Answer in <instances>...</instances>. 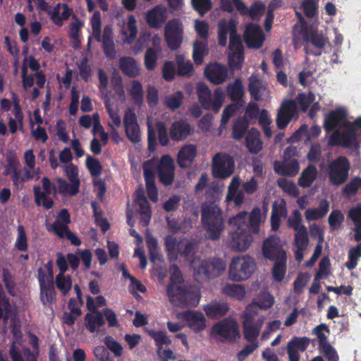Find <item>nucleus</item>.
<instances>
[{"label":"nucleus","instance_id":"34","mask_svg":"<svg viewBox=\"0 0 361 361\" xmlns=\"http://www.w3.org/2000/svg\"><path fill=\"white\" fill-rule=\"evenodd\" d=\"M203 310L209 317L216 318L225 315L229 307L226 302L215 301L204 305Z\"/></svg>","mask_w":361,"mask_h":361},{"label":"nucleus","instance_id":"49","mask_svg":"<svg viewBox=\"0 0 361 361\" xmlns=\"http://www.w3.org/2000/svg\"><path fill=\"white\" fill-rule=\"evenodd\" d=\"M146 244L150 255V259L153 263L161 262L163 256L159 253L158 243L155 238L148 235L146 238Z\"/></svg>","mask_w":361,"mask_h":361},{"label":"nucleus","instance_id":"53","mask_svg":"<svg viewBox=\"0 0 361 361\" xmlns=\"http://www.w3.org/2000/svg\"><path fill=\"white\" fill-rule=\"evenodd\" d=\"M245 338L250 342V343L244 346V348L238 353L237 357L238 361H244L249 355H250L255 350H256L259 345L257 341V338L259 335L256 336L255 338L253 339H247L245 335L243 334Z\"/></svg>","mask_w":361,"mask_h":361},{"label":"nucleus","instance_id":"48","mask_svg":"<svg viewBox=\"0 0 361 361\" xmlns=\"http://www.w3.org/2000/svg\"><path fill=\"white\" fill-rule=\"evenodd\" d=\"M221 8L228 13H232L235 8L240 13H247V8L240 0H221Z\"/></svg>","mask_w":361,"mask_h":361},{"label":"nucleus","instance_id":"59","mask_svg":"<svg viewBox=\"0 0 361 361\" xmlns=\"http://www.w3.org/2000/svg\"><path fill=\"white\" fill-rule=\"evenodd\" d=\"M271 123L272 120L268 111L263 109L259 114V123L262 126L264 133L267 137H271L272 135V130L271 128Z\"/></svg>","mask_w":361,"mask_h":361},{"label":"nucleus","instance_id":"29","mask_svg":"<svg viewBox=\"0 0 361 361\" xmlns=\"http://www.w3.org/2000/svg\"><path fill=\"white\" fill-rule=\"evenodd\" d=\"M241 180L238 176H234L231 179L228 187L226 201H233L235 205L240 206L244 201V192L239 190Z\"/></svg>","mask_w":361,"mask_h":361},{"label":"nucleus","instance_id":"23","mask_svg":"<svg viewBox=\"0 0 361 361\" xmlns=\"http://www.w3.org/2000/svg\"><path fill=\"white\" fill-rule=\"evenodd\" d=\"M165 244L169 255L180 253L188 256L193 250V244L188 240L178 241L173 236L166 237Z\"/></svg>","mask_w":361,"mask_h":361},{"label":"nucleus","instance_id":"33","mask_svg":"<svg viewBox=\"0 0 361 361\" xmlns=\"http://www.w3.org/2000/svg\"><path fill=\"white\" fill-rule=\"evenodd\" d=\"M135 202L139 206L141 219L145 226H147L151 219V210L149 203L142 190L135 192Z\"/></svg>","mask_w":361,"mask_h":361},{"label":"nucleus","instance_id":"44","mask_svg":"<svg viewBox=\"0 0 361 361\" xmlns=\"http://www.w3.org/2000/svg\"><path fill=\"white\" fill-rule=\"evenodd\" d=\"M287 214L285 203L281 201L280 203L274 202L272 207V214L271 218V228L277 230L280 226V219Z\"/></svg>","mask_w":361,"mask_h":361},{"label":"nucleus","instance_id":"8","mask_svg":"<svg viewBox=\"0 0 361 361\" xmlns=\"http://www.w3.org/2000/svg\"><path fill=\"white\" fill-rule=\"evenodd\" d=\"M202 219L207 228L208 237L219 238L224 229L222 212L215 203H204L202 207Z\"/></svg>","mask_w":361,"mask_h":361},{"label":"nucleus","instance_id":"57","mask_svg":"<svg viewBox=\"0 0 361 361\" xmlns=\"http://www.w3.org/2000/svg\"><path fill=\"white\" fill-rule=\"evenodd\" d=\"M55 283L56 288L61 291V293L65 295L71 288V278L69 275H66L63 273H59L56 276Z\"/></svg>","mask_w":361,"mask_h":361},{"label":"nucleus","instance_id":"15","mask_svg":"<svg viewBox=\"0 0 361 361\" xmlns=\"http://www.w3.org/2000/svg\"><path fill=\"white\" fill-rule=\"evenodd\" d=\"M350 168L346 158L339 157L329 166V178L333 185L343 184L348 178V173Z\"/></svg>","mask_w":361,"mask_h":361},{"label":"nucleus","instance_id":"19","mask_svg":"<svg viewBox=\"0 0 361 361\" xmlns=\"http://www.w3.org/2000/svg\"><path fill=\"white\" fill-rule=\"evenodd\" d=\"M297 111V104L294 100H285L278 111L276 125L279 128H286Z\"/></svg>","mask_w":361,"mask_h":361},{"label":"nucleus","instance_id":"13","mask_svg":"<svg viewBox=\"0 0 361 361\" xmlns=\"http://www.w3.org/2000/svg\"><path fill=\"white\" fill-rule=\"evenodd\" d=\"M183 26L178 18L169 20L164 27V39L169 49H178L183 42Z\"/></svg>","mask_w":361,"mask_h":361},{"label":"nucleus","instance_id":"56","mask_svg":"<svg viewBox=\"0 0 361 361\" xmlns=\"http://www.w3.org/2000/svg\"><path fill=\"white\" fill-rule=\"evenodd\" d=\"M286 259L287 257L276 258L275 264L273 267V277L277 281L283 280L286 271Z\"/></svg>","mask_w":361,"mask_h":361},{"label":"nucleus","instance_id":"24","mask_svg":"<svg viewBox=\"0 0 361 361\" xmlns=\"http://www.w3.org/2000/svg\"><path fill=\"white\" fill-rule=\"evenodd\" d=\"M48 15L54 25L61 27L64 20L73 16V11L66 4L59 3L48 11Z\"/></svg>","mask_w":361,"mask_h":361},{"label":"nucleus","instance_id":"60","mask_svg":"<svg viewBox=\"0 0 361 361\" xmlns=\"http://www.w3.org/2000/svg\"><path fill=\"white\" fill-rule=\"evenodd\" d=\"M302 215L298 210H295L292 216L288 219V225L290 228L294 229L295 233L304 231L307 230V228L302 224Z\"/></svg>","mask_w":361,"mask_h":361},{"label":"nucleus","instance_id":"26","mask_svg":"<svg viewBox=\"0 0 361 361\" xmlns=\"http://www.w3.org/2000/svg\"><path fill=\"white\" fill-rule=\"evenodd\" d=\"M207 79L214 85L223 83L228 75L227 68L221 63H215L208 65L204 70Z\"/></svg>","mask_w":361,"mask_h":361},{"label":"nucleus","instance_id":"1","mask_svg":"<svg viewBox=\"0 0 361 361\" xmlns=\"http://www.w3.org/2000/svg\"><path fill=\"white\" fill-rule=\"evenodd\" d=\"M170 271V282L166 287V295L170 302L181 308L197 306L200 300L199 290L184 282L176 265H172Z\"/></svg>","mask_w":361,"mask_h":361},{"label":"nucleus","instance_id":"37","mask_svg":"<svg viewBox=\"0 0 361 361\" xmlns=\"http://www.w3.org/2000/svg\"><path fill=\"white\" fill-rule=\"evenodd\" d=\"M329 209V204L326 200H322L318 207L308 208L305 212L307 221H316L323 218Z\"/></svg>","mask_w":361,"mask_h":361},{"label":"nucleus","instance_id":"62","mask_svg":"<svg viewBox=\"0 0 361 361\" xmlns=\"http://www.w3.org/2000/svg\"><path fill=\"white\" fill-rule=\"evenodd\" d=\"M248 122L245 118H238L233 127V137L235 140H240L245 135L247 128Z\"/></svg>","mask_w":361,"mask_h":361},{"label":"nucleus","instance_id":"55","mask_svg":"<svg viewBox=\"0 0 361 361\" xmlns=\"http://www.w3.org/2000/svg\"><path fill=\"white\" fill-rule=\"evenodd\" d=\"M70 222V216L66 209H63L59 214L56 221L53 224V229L56 233H61L68 228L67 224Z\"/></svg>","mask_w":361,"mask_h":361},{"label":"nucleus","instance_id":"50","mask_svg":"<svg viewBox=\"0 0 361 361\" xmlns=\"http://www.w3.org/2000/svg\"><path fill=\"white\" fill-rule=\"evenodd\" d=\"M207 44L206 41L196 40L193 44L192 58L196 64H202L204 56L207 54Z\"/></svg>","mask_w":361,"mask_h":361},{"label":"nucleus","instance_id":"16","mask_svg":"<svg viewBox=\"0 0 361 361\" xmlns=\"http://www.w3.org/2000/svg\"><path fill=\"white\" fill-rule=\"evenodd\" d=\"M212 333L230 340L235 339L240 335L238 325L236 321L231 318L224 319L214 325Z\"/></svg>","mask_w":361,"mask_h":361},{"label":"nucleus","instance_id":"43","mask_svg":"<svg viewBox=\"0 0 361 361\" xmlns=\"http://www.w3.org/2000/svg\"><path fill=\"white\" fill-rule=\"evenodd\" d=\"M222 293L228 297L237 300H242L245 296V287L241 284H227L221 290Z\"/></svg>","mask_w":361,"mask_h":361},{"label":"nucleus","instance_id":"46","mask_svg":"<svg viewBox=\"0 0 361 361\" xmlns=\"http://www.w3.org/2000/svg\"><path fill=\"white\" fill-rule=\"evenodd\" d=\"M38 279L40 288L53 285L54 274L51 262L47 263L44 268L39 269Z\"/></svg>","mask_w":361,"mask_h":361},{"label":"nucleus","instance_id":"30","mask_svg":"<svg viewBox=\"0 0 361 361\" xmlns=\"http://www.w3.org/2000/svg\"><path fill=\"white\" fill-rule=\"evenodd\" d=\"M274 169L281 176H295L300 170L298 162L295 159H288L283 162L274 161Z\"/></svg>","mask_w":361,"mask_h":361},{"label":"nucleus","instance_id":"31","mask_svg":"<svg viewBox=\"0 0 361 361\" xmlns=\"http://www.w3.org/2000/svg\"><path fill=\"white\" fill-rule=\"evenodd\" d=\"M192 133V130L188 123L179 121L172 123L170 129V136L175 141H181Z\"/></svg>","mask_w":361,"mask_h":361},{"label":"nucleus","instance_id":"3","mask_svg":"<svg viewBox=\"0 0 361 361\" xmlns=\"http://www.w3.org/2000/svg\"><path fill=\"white\" fill-rule=\"evenodd\" d=\"M274 303V298L267 292H263L259 294L253 301L249 304L243 314V333L247 339L255 338L259 335L262 326L264 325L266 317L264 316L259 317L255 320V316L257 314V309L262 310H267L271 308Z\"/></svg>","mask_w":361,"mask_h":361},{"label":"nucleus","instance_id":"12","mask_svg":"<svg viewBox=\"0 0 361 361\" xmlns=\"http://www.w3.org/2000/svg\"><path fill=\"white\" fill-rule=\"evenodd\" d=\"M42 187L35 185L33 191L35 200L38 206H43L47 209L53 207L52 197L56 195V189L53 183L47 177L42 180Z\"/></svg>","mask_w":361,"mask_h":361},{"label":"nucleus","instance_id":"45","mask_svg":"<svg viewBox=\"0 0 361 361\" xmlns=\"http://www.w3.org/2000/svg\"><path fill=\"white\" fill-rule=\"evenodd\" d=\"M83 26L84 22L73 14L71 21L68 24V35L77 44L79 43V37L80 36L81 29Z\"/></svg>","mask_w":361,"mask_h":361},{"label":"nucleus","instance_id":"42","mask_svg":"<svg viewBox=\"0 0 361 361\" xmlns=\"http://www.w3.org/2000/svg\"><path fill=\"white\" fill-rule=\"evenodd\" d=\"M348 215L354 224V238L357 242L361 243V205L350 209Z\"/></svg>","mask_w":361,"mask_h":361},{"label":"nucleus","instance_id":"5","mask_svg":"<svg viewBox=\"0 0 361 361\" xmlns=\"http://www.w3.org/2000/svg\"><path fill=\"white\" fill-rule=\"evenodd\" d=\"M247 212H241L229 220V224L234 229L231 233L229 245L236 252H245L252 242V236L247 224Z\"/></svg>","mask_w":361,"mask_h":361},{"label":"nucleus","instance_id":"2","mask_svg":"<svg viewBox=\"0 0 361 361\" xmlns=\"http://www.w3.org/2000/svg\"><path fill=\"white\" fill-rule=\"evenodd\" d=\"M355 126L361 128V117L358 118L353 124L347 121L345 113L342 110H336L330 113L324 122V128L326 131L336 128L331 137V144L345 147H355L357 145Z\"/></svg>","mask_w":361,"mask_h":361},{"label":"nucleus","instance_id":"32","mask_svg":"<svg viewBox=\"0 0 361 361\" xmlns=\"http://www.w3.org/2000/svg\"><path fill=\"white\" fill-rule=\"evenodd\" d=\"M119 68L128 77L135 78L140 74L141 68L133 57L123 56L119 59Z\"/></svg>","mask_w":361,"mask_h":361},{"label":"nucleus","instance_id":"14","mask_svg":"<svg viewBox=\"0 0 361 361\" xmlns=\"http://www.w3.org/2000/svg\"><path fill=\"white\" fill-rule=\"evenodd\" d=\"M178 319H183L188 327L195 333L205 330L208 326L204 314L197 310H187L177 314Z\"/></svg>","mask_w":361,"mask_h":361},{"label":"nucleus","instance_id":"35","mask_svg":"<svg viewBox=\"0 0 361 361\" xmlns=\"http://www.w3.org/2000/svg\"><path fill=\"white\" fill-rule=\"evenodd\" d=\"M103 49L107 57L113 59L116 56L114 42L113 39V30L111 25H106L103 32L102 38Z\"/></svg>","mask_w":361,"mask_h":361},{"label":"nucleus","instance_id":"41","mask_svg":"<svg viewBox=\"0 0 361 361\" xmlns=\"http://www.w3.org/2000/svg\"><path fill=\"white\" fill-rule=\"evenodd\" d=\"M85 326L90 332H94L104 324L103 314L99 312L87 313L85 318Z\"/></svg>","mask_w":361,"mask_h":361},{"label":"nucleus","instance_id":"63","mask_svg":"<svg viewBox=\"0 0 361 361\" xmlns=\"http://www.w3.org/2000/svg\"><path fill=\"white\" fill-rule=\"evenodd\" d=\"M90 24L92 30V37L97 42H101L102 21L101 15L99 11H95L93 13L90 19Z\"/></svg>","mask_w":361,"mask_h":361},{"label":"nucleus","instance_id":"54","mask_svg":"<svg viewBox=\"0 0 361 361\" xmlns=\"http://www.w3.org/2000/svg\"><path fill=\"white\" fill-rule=\"evenodd\" d=\"M105 105L110 117L109 125L114 131H116L121 125V118L117 109L113 106L109 99L105 101Z\"/></svg>","mask_w":361,"mask_h":361},{"label":"nucleus","instance_id":"17","mask_svg":"<svg viewBox=\"0 0 361 361\" xmlns=\"http://www.w3.org/2000/svg\"><path fill=\"white\" fill-rule=\"evenodd\" d=\"M125 133L128 139L133 143L141 140V131L135 113L132 109H127L123 117Z\"/></svg>","mask_w":361,"mask_h":361},{"label":"nucleus","instance_id":"20","mask_svg":"<svg viewBox=\"0 0 361 361\" xmlns=\"http://www.w3.org/2000/svg\"><path fill=\"white\" fill-rule=\"evenodd\" d=\"M174 162L169 155H164L158 166V174L160 181L165 185H171L174 179Z\"/></svg>","mask_w":361,"mask_h":361},{"label":"nucleus","instance_id":"22","mask_svg":"<svg viewBox=\"0 0 361 361\" xmlns=\"http://www.w3.org/2000/svg\"><path fill=\"white\" fill-rule=\"evenodd\" d=\"M244 39L248 47L257 49L262 45L264 35L258 25L252 23L246 27Z\"/></svg>","mask_w":361,"mask_h":361},{"label":"nucleus","instance_id":"25","mask_svg":"<svg viewBox=\"0 0 361 361\" xmlns=\"http://www.w3.org/2000/svg\"><path fill=\"white\" fill-rule=\"evenodd\" d=\"M154 167L155 163L152 160L145 161L143 165L144 176L148 196L153 202H157L158 200V194L154 183Z\"/></svg>","mask_w":361,"mask_h":361},{"label":"nucleus","instance_id":"4","mask_svg":"<svg viewBox=\"0 0 361 361\" xmlns=\"http://www.w3.org/2000/svg\"><path fill=\"white\" fill-rule=\"evenodd\" d=\"M218 43L225 47L229 37L228 61L233 68H238L244 60L243 46L241 38L237 33L235 21L233 19H221L217 25Z\"/></svg>","mask_w":361,"mask_h":361},{"label":"nucleus","instance_id":"51","mask_svg":"<svg viewBox=\"0 0 361 361\" xmlns=\"http://www.w3.org/2000/svg\"><path fill=\"white\" fill-rule=\"evenodd\" d=\"M136 23V19L133 16H128L126 27H123L122 31L123 34L126 35L124 42L130 43L135 39L137 34Z\"/></svg>","mask_w":361,"mask_h":361},{"label":"nucleus","instance_id":"28","mask_svg":"<svg viewBox=\"0 0 361 361\" xmlns=\"http://www.w3.org/2000/svg\"><path fill=\"white\" fill-rule=\"evenodd\" d=\"M197 146L193 144H187L183 146L178 152L177 162L180 167H189L197 156Z\"/></svg>","mask_w":361,"mask_h":361},{"label":"nucleus","instance_id":"52","mask_svg":"<svg viewBox=\"0 0 361 361\" xmlns=\"http://www.w3.org/2000/svg\"><path fill=\"white\" fill-rule=\"evenodd\" d=\"M178 75L190 77L193 73V66L189 60H186L182 55L176 56Z\"/></svg>","mask_w":361,"mask_h":361},{"label":"nucleus","instance_id":"11","mask_svg":"<svg viewBox=\"0 0 361 361\" xmlns=\"http://www.w3.org/2000/svg\"><path fill=\"white\" fill-rule=\"evenodd\" d=\"M235 170V161L228 154L223 152L216 154L212 160V173L214 178H227Z\"/></svg>","mask_w":361,"mask_h":361},{"label":"nucleus","instance_id":"39","mask_svg":"<svg viewBox=\"0 0 361 361\" xmlns=\"http://www.w3.org/2000/svg\"><path fill=\"white\" fill-rule=\"evenodd\" d=\"M259 132L252 128L246 137V145L251 153L257 154L262 149V142L259 138Z\"/></svg>","mask_w":361,"mask_h":361},{"label":"nucleus","instance_id":"40","mask_svg":"<svg viewBox=\"0 0 361 361\" xmlns=\"http://www.w3.org/2000/svg\"><path fill=\"white\" fill-rule=\"evenodd\" d=\"M317 169L313 165H309L305 169L299 178L298 185L302 188L310 187L317 177Z\"/></svg>","mask_w":361,"mask_h":361},{"label":"nucleus","instance_id":"21","mask_svg":"<svg viewBox=\"0 0 361 361\" xmlns=\"http://www.w3.org/2000/svg\"><path fill=\"white\" fill-rule=\"evenodd\" d=\"M310 343L307 337H293L287 343L288 361H300V352H304Z\"/></svg>","mask_w":361,"mask_h":361},{"label":"nucleus","instance_id":"58","mask_svg":"<svg viewBox=\"0 0 361 361\" xmlns=\"http://www.w3.org/2000/svg\"><path fill=\"white\" fill-rule=\"evenodd\" d=\"M227 92L231 100H240L244 94L241 81L237 79L233 83L229 84L227 87Z\"/></svg>","mask_w":361,"mask_h":361},{"label":"nucleus","instance_id":"61","mask_svg":"<svg viewBox=\"0 0 361 361\" xmlns=\"http://www.w3.org/2000/svg\"><path fill=\"white\" fill-rule=\"evenodd\" d=\"M314 333L319 340V349L329 345L327 338L330 334V331L326 325L322 324L314 329Z\"/></svg>","mask_w":361,"mask_h":361},{"label":"nucleus","instance_id":"38","mask_svg":"<svg viewBox=\"0 0 361 361\" xmlns=\"http://www.w3.org/2000/svg\"><path fill=\"white\" fill-rule=\"evenodd\" d=\"M321 133V129L317 126H313L307 129L306 125H302L293 135L292 139L294 140H305L310 141L314 137H317Z\"/></svg>","mask_w":361,"mask_h":361},{"label":"nucleus","instance_id":"7","mask_svg":"<svg viewBox=\"0 0 361 361\" xmlns=\"http://www.w3.org/2000/svg\"><path fill=\"white\" fill-rule=\"evenodd\" d=\"M23 161L25 167L20 172L16 168L13 167L10 172L13 185L18 189H22L24 183L29 180H38L40 178L41 170L36 167L35 156L32 149L24 152Z\"/></svg>","mask_w":361,"mask_h":361},{"label":"nucleus","instance_id":"64","mask_svg":"<svg viewBox=\"0 0 361 361\" xmlns=\"http://www.w3.org/2000/svg\"><path fill=\"white\" fill-rule=\"evenodd\" d=\"M183 98V93L177 91L166 96L164 99V103L168 108L175 110L180 106Z\"/></svg>","mask_w":361,"mask_h":361},{"label":"nucleus","instance_id":"10","mask_svg":"<svg viewBox=\"0 0 361 361\" xmlns=\"http://www.w3.org/2000/svg\"><path fill=\"white\" fill-rule=\"evenodd\" d=\"M197 94L199 102L206 110H212L218 113L224 102V92L221 87L214 90L212 98V92L208 86L200 82L197 84Z\"/></svg>","mask_w":361,"mask_h":361},{"label":"nucleus","instance_id":"9","mask_svg":"<svg viewBox=\"0 0 361 361\" xmlns=\"http://www.w3.org/2000/svg\"><path fill=\"white\" fill-rule=\"evenodd\" d=\"M255 269V262L250 256H238L234 257L230 264L228 276L234 281H244L251 276Z\"/></svg>","mask_w":361,"mask_h":361},{"label":"nucleus","instance_id":"27","mask_svg":"<svg viewBox=\"0 0 361 361\" xmlns=\"http://www.w3.org/2000/svg\"><path fill=\"white\" fill-rule=\"evenodd\" d=\"M168 18V11L166 7L158 5L146 13V21L152 28H160Z\"/></svg>","mask_w":361,"mask_h":361},{"label":"nucleus","instance_id":"18","mask_svg":"<svg viewBox=\"0 0 361 361\" xmlns=\"http://www.w3.org/2000/svg\"><path fill=\"white\" fill-rule=\"evenodd\" d=\"M285 243L281 240L277 235H271L265 240L263 244V254L265 257L269 259H276L286 256V253L283 249Z\"/></svg>","mask_w":361,"mask_h":361},{"label":"nucleus","instance_id":"36","mask_svg":"<svg viewBox=\"0 0 361 361\" xmlns=\"http://www.w3.org/2000/svg\"><path fill=\"white\" fill-rule=\"evenodd\" d=\"M249 90L256 100L264 99L269 95L266 86L254 75L250 78Z\"/></svg>","mask_w":361,"mask_h":361},{"label":"nucleus","instance_id":"47","mask_svg":"<svg viewBox=\"0 0 361 361\" xmlns=\"http://www.w3.org/2000/svg\"><path fill=\"white\" fill-rule=\"evenodd\" d=\"M127 90L133 102L140 106L143 102L142 85L138 80H133L127 87Z\"/></svg>","mask_w":361,"mask_h":361},{"label":"nucleus","instance_id":"6","mask_svg":"<svg viewBox=\"0 0 361 361\" xmlns=\"http://www.w3.org/2000/svg\"><path fill=\"white\" fill-rule=\"evenodd\" d=\"M226 264L220 258L200 259L195 258L191 262L193 275L197 281L220 276L226 270Z\"/></svg>","mask_w":361,"mask_h":361}]
</instances>
